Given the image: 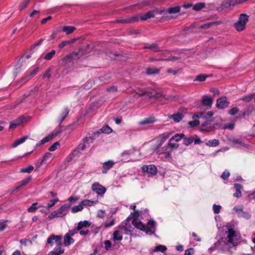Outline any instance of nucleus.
Here are the masks:
<instances>
[{
    "label": "nucleus",
    "instance_id": "c9c22d12",
    "mask_svg": "<svg viewBox=\"0 0 255 255\" xmlns=\"http://www.w3.org/2000/svg\"><path fill=\"white\" fill-rule=\"evenodd\" d=\"M234 27H235L237 30L240 31L243 30L245 28L246 25L243 23L242 22H241L239 21H238L237 22L235 23Z\"/></svg>",
    "mask_w": 255,
    "mask_h": 255
},
{
    "label": "nucleus",
    "instance_id": "473e14b6",
    "mask_svg": "<svg viewBox=\"0 0 255 255\" xmlns=\"http://www.w3.org/2000/svg\"><path fill=\"white\" fill-rule=\"evenodd\" d=\"M170 118L173 119L176 122H180L183 118V116L181 113H177L176 114L171 115Z\"/></svg>",
    "mask_w": 255,
    "mask_h": 255
},
{
    "label": "nucleus",
    "instance_id": "de8ad7c7",
    "mask_svg": "<svg viewBox=\"0 0 255 255\" xmlns=\"http://www.w3.org/2000/svg\"><path fill=\"white\" fill-rule=\"evenodd\" d=\"M253 99V94L244 96L241 98V100L246 102H249Z\"/></svg>",
    "mask_w": 255,
    "mask_h": 255
},
{
    "label": "nucleus",
    "instance_id": "603ef678",
    "mask_svg": "<svg viewBox=\"0 0 255 255\" xmlns=\"http://www.w3.org/2000/svg\"><path fill=\"white\" fill-rule=\"evenodd\" d=\"M30 0H23L21 4L19 6V9L20 11H21L23 9H24L27 6L28 3L30 1Z\"/></svg>",
    "mask_w": 255,
    "mask_h": 255
},
{
    "label": "nucleus",
    "instance_id": "58836bf2",
    "mask_svg": "<svg viewBox=\"0 0 255 255\" xmlns=\"http://www.w3.org/2000/svg\"><path fill=\"white\" fill-rule=\"evenodd\" d=\"M83 207L80 202V204L77 206H74L71 208V211L73 213H75L79 211H81L83 209Z\"/></svg>",
    "mask_w": 255,
    "mask_h": 255
},
{
    "label": "nucleus",
    "instance_id": "f704fd0d",
    "mask_svg": "<svg viewBox=\"0 0 255 255\" xmlns=\"http://www.w3.org/2000/svg\"><path fill=\"white\" fill-rule=\"evenodd\" d=\"M64 253V250L61 248H54L53 251H51L48 255H60Z\"/></svg>",
    "mask_w": 255,
    "mask_h": 255
},
{
    "label": "nucleus",
    "instance_id": "0eeeda50",
    "mask_svg": "<svg viewBox=\"0 0 255 255\" xmlns=\"http://www.w3.org/2000/svg\"><path fill=\"white\" fill-rule=\"evenodd\" d=\"M94 141V138L91 136H87L83 139V143H80L78 146L77 148L80 151L83 150L86 147H89L90 143H92Z\"/></svg>",
    "mask_w": 255,
    "mask_h": 255
},
{
    "label": "nucleus",
    "instance_id": "4be33fe9",
    "mask_svg": "<svg viewBox=\"0 0 255 255\" xmlns=\"http://www.w3.org/2000/svg\"><path fill=\"white\" fill-rule=\"evenodd\" d=\"M123 224H124L123 223L122 224H121L119 226V228L120 229H121V230L124 231L125 233L126 234H128L131 233V231L130 230L131 226H130V224L127 222L125 223L124 225Z\"/></svg>",
    "mask_w": 255,
    "mask_h": 255
},
{
    "label": "nucleus",
    "instance_id": "09e8293b",
    "mask_svg": "<svg viewBox=\"0 0 255 255\" xmlns=\"http://www.w3.org/2000/svg\"><path fill=\"white\" fill-rule=\"evenodd\" d=\"M144 48L150 49L152 50L154 52H157L159 51L157 45L155 44H151L149 46H144Z\"/></svg>",
    "mask_w": 255,
    "mask_h": 255
},
{
    "label": "nucleus",
    "instance_id": "aec40b11",
    "mask_svg": "<svg viewBox=\"0 0 255 255\" xmlns=\"http://www.w3.org/2000/svg\"><path fill=\"white\" fill-rule=\"evenodd\" d=\"M78 58V54L76 52H73L68 55H67L63 58V61L70 63L73 59Z\"/></svg>",
    "mask_w": 255,
    "mask_h": 255
},
{
    "label": "nucleus",
    "instance_id": "2eb2a0df",
    "mask_svg": "<svg viewBox=\"0 0 255 255\" xmlns=\"http://www.w3.org/2000/svg\"><path fill=\"white\" fill-rule=\"evenodd\" d=\"M115 163V162H114L113 160H111L104 162L103 164L102 172L103 174L107 173L108 170L111 169Z\"/></svg>",
    "mask_w": 255,
    "mask_h": 255
},
{
    "label": "nucleus",
    "instance_id": "3c124183",
    "mask_svg": "<svg viewBox=\"0 0 255 255\" xmlns=\"http://www.w3.org/2000/svg\"><path fill=\"white\" fill-rule=\"evenodd\" d=\"M184 134H176L170 138L172 140H175L176 141H180L182 138H183Z\"/></svg>",
    "mask_w": 255,
    "mask_h": 255
},
{
    "label": "nucleus",
    "instance_id": "c85d7f7f",
    "mask_svg": "<svg viewBox=\"0 0 255 255\" xmlns=\"http://www.w3.org/2000/svg\"><path fill=\"white\" fill-rule=\"evenodd\" d=\"M51 156H52L51 153H49V152L46 153L43 156L41 161H40V164L38 165V164L36 165V169L35 170L36 171L37 170V169L39 167V166L41 164L45 163L47 160L50 159L51 157Z\"/></svg>",
    "mask_w": 255,
    "mask_h": 255
},
{
    "label": "nucleus",
    "instance_id": "a211bd4d",
    "mask_svg": "<svg viewBox=\"0 0 255 255\" xmlns=\"http://www.w3.org/2000/svg\"><path fill=\"white\" fill-rule=\"evenodd\" d=\"M202 103L204 106L207 107V109L211 108L213 103V99L207 96H204L202 97Z\"/></svg>",
    "mask_w": 255,
    "mask_h": 255
},
{
    "label": "nucleus",
    "instance_id": "ea45409f",
    "mask_svg": "<svg viewBox=\"0 0 255 255\" xmlns=\"http://www.w3.org/2000/svg\"><path fill=\"white\" fill-rule=\"evenodd\" d=\"M248 18L249 16L247 15L245 13H242L240 15L239 19L238 21H239L241 22H242L243 23L246 25L247 22L248 21Z\"/></svg>",
    "mask_w": 255,
    "mask_h": 255
},
{
    "label": "nucleus",
    "instance_id": "6e6552de",
    "mask_svg": "<svg viewBox=\"0 0 255 255\" xmlns=\"http://www.w3.org/2000/svg\"><path fill=\"white\" fill-rule=\"evenodd\" d=\"M173 140L170 138L168 141V146H164L162 148V152L169 153L172 150L177 149L179 147L178 144L172 143Z\"/></svg>",
    "mask_w": 255,
    "mask_h": 255
},
{
    "label": "nucleus",
    "instance_id": "393cba45",
    "mask_svg": "<svg viewBox=\"0 0 255 255\" xmlns=\"http://www.w3.org/2000/svg\"><path fill=\"white\" fill-rule=\"evenodd\" d=\"M221 23V22L220 21H215L209 22H207L204 24L201 25L200 26V27L201 28L207 29L213 25H219Z\"/></svg>",
    "mask_w": 255,
    "mask_h": 255
},
{
    "label": "nucleus",
    "instance_id": "412c9836",
    "mask_svg": "<svg viewBox=\"0 0 255 255\" xmlns=\"http://www.w3.org/2000/svg\"><path fill=\"white\" fill-rule=\"evenodd\" d=\"M234 187L236 192L234 193V197L237 198L241 197L242 196V190L243 188V186L240 184L236 183L234 184Z\"/></svg>",
    "mask_w": 255,
    "mask_h": 255
},
{
    "label": "nucleus",
    "instance_id": "a878e982",
    "mask_svg": "<svg viewBox=\"0 0 255 255\" xmlns=\"http://www.w3.org/2000/svg\"><path fill=\"white\" fill-rule=\"evenodd\" d=\"M31 176H29L25 179L22 180L21 182L19 183V185H17L15 187V190H18L20 189L21 187L26 185L31 180Z\"/></svg>",
    "mask_w": 255,
    "mask_h": 255
},
{
    "label": "nucleus",
    "instance_id": "bb28decb",
    "mask_svg": "<svg viewBox=\"0 0 255 255\" xmlns=\"http://www.w3.org/2000/svg\"><path fill=\"white\" fill-rule=\"evenodd\" d=\"M167 248L163 245H158L156 246L154 251L151 253L152 255H156V253L158 252H161L163 253L165 251H166Z\"/></svg>",
    "mask_w": 255,
    "mask_h": 255
},
{
    "label": "nucleus",
    "instance_id": "7c9ffc66",
    "mask_svg": "<svg viewBox=\"0 0 255 255\" xmlns=\"http://www.w3.org/2000/svg\"><path fill=\"white\" fill-rule=\"evenodd\" d=\"M210 75H207L205 74H201L197 75L194 80V81L204 82L206 80V78L210 77Z\"/></svg>",
    "mask_w": 255,
    "mask_h": 255
},
{
    "label": "nucleus",
    "instance_id": "8fccbe9b",
    "mask_svg": "<svg viewBox=\"0 0 255 255\" xmlns=\"http://www.w3.org/2000/svg\"><path fill=\"white\" fill-rule=\"evenodd\" d=\"M205 6V3L199 2L195 4L193 6V9L195 10H201Z\"/></svg>",
    "mask_w": 255,
    "mask_h": 255
},
{
    "label": "nucleus",
    "instance_id": "2f4dec72",
    "mask_svg": "<svg viewBox=\"0 0 255 255\" xmlns=\"http://www.w3.org/2000/svg\"><path fill=\"white\" fill-rule=\"evenodd\" d=\"M170 132H166L160 135V141L159 144V146H161L164 141L168 138L170 135Z\"/></svg>",
    "mask_w": 255,
    "mask_h": 255
},
{
    "label": "nucleus",
    "instance_id": "37998d69",
    "mask_svg": "<svg viewBox=\"0 0 255 255\" xmlns=\"http://www.w3.org/2000/svg\"><path fill=\"white\" fill-rule=\"evenodd\" d=\"M55 53H56V51L54 50L51 51L50 52H48L45 55L44 59L46 60H51L53 58V57L55 55Z\"/></svg>",
    "mask_w": 255,
    "mask_h": 255
},
{
    "label": "nucleus",
    "instance_id": "338daca9",
    "mask_svg": "<svg viewBox=\"0 0 255 255\" xmlns=\"http://www.w3.org/2000/svg\"><path fill=\"white\" fill-rule=\"evenodd\" d=\"M31 57V54H24L20 59L19 62H23L26 59H28Z\"/></svg>",
    "mask_w": 255,
    "mask_h": 255
},
{
    "label": "nucleus",
    "instance_id": "c756f323",
    "mask_svg": "<svg viewBox=\"0 0 255 255\" xmlns=\"http://www.w3.org/2000/svg\"><path fill=\"white\" fill-rule=\"evenodd\" d=\"M57 133L58 132H57L56 133L54 134H52L51 135H48V136L45 137L44 138H43L42 139H41L39 141V143L38 144L37 143L36 144V146L42 145V144H44V143H45L46 142H47L50 140L52 139L53 138V137L57 134Z\"/></svg>",
    "mask_w": 255,
    "mask_h": 255
},
{
    "label": "nucleus",
    "instance_id": "f3484780",
    "mask_svg": "<svg viewBox=\"0 0 255 255\" xmlns=\"http://www.w3.org/2000/svg\"><path fill=\"white\" fill-rule=\"evenodd\" d=\"M156 120L153 116H150L144 119L141 121L138 122V124L140 126L152 124L155 123Z\"/></svg>",
    "mask_w": 255,
    "mask_h": 255
},
{
    "label": "nucleus",
    "instance_id": "f8f14e48",
    "mask_svg": "<svg viewBox=\"0 0 255 255\" xmlns=\"http://www.w3.org/2000/svg\"><path fill=\"white\" fill-rule=\"evenodd\" d=\"M26 118L24 116H20L18 118L16 119L14 121L10 122L9 128H15L17 127L20 126L21 124L26 122Z\"/></svg>",
    "mask_w": 255,
    "mask_h": 255
},
{
    "label": "nucleus",
    "instance_id": "4468645a",
    "mask_svg": "<svg viewBox=\"0 0 255 255\" xmlns=\"http://www.w3.org/2000/svg\"><path fill=\"white\" fill-rule=\"evenodd\" d=\"M162 11H159L157 10H153V11H148L142 15L140 16V19L141 20H146L148 18L153 17L155 16V13H159L161 14Z\"/></svg>",
    "mask_w": 255,
    "mask_h": 255
},
{
    "label": "nucleus",
    "instance_id": "052dcab7",
    "mask_svg": "<svg viewBox=\"0 0 255 255\" xmlns=\"http://www.w3.org/2000/svg\"><path fill=\"white\" fill-rule=\"evenodd\" d=\"M233 210L236 213L238 214V215L239 217V214H241V213L243 211V206H241L240 207L239 206H235L234 207Z\"/></svg>",
    "mask_w": 255,
    "mask_h": 255
},
{
    "label": "nucleus",
    "instance_id": "9d476101",
    "mask_svg": "<svg viewBox=\"0 0 255 255\" xmlns=\"http://www.w3.org/2000/svg\"><path fill=\"white\" fill-rule=\"evenodd\" d=\"M230 102L227 100V97H221L217 101L216 106L218 109H224L229 106Z\"/></svg>",
    "mask_w": 255,
    "mask_h": 255
},
{
    "label": "nucleus",
    "instance_id": "49530a36",
    "mask_svg": "<svg viewBox=\"0 0 255 255\" xmlns=\"http://www.w3.org/2000/svg\"><path fill=\"white\" fill-rule=\"evenodd\" d=\"M59 202V199L58 198L57 199H53V200H50L48 203L47 204V209H49L50 208H52V207H53L55 204Z\"/></svg>",
    "mask_w": 255,
    "mask_h": 255
},
{
    "label": "nucleus",
    "instance_id": "423d86ee",
    "mask_svg": "<svg viewBox=\"0 0 255 255\" xmlns=\"http://www.w3.org/2000/svg\"><path fill=\"white\" fill-rule=\"evenodd\" d=\"M236 5L234 0H224L218 9L219 11H227L231 9L232 6Z\"/></svg>",
    "mask_w": 255,
    "mask_h": 255
},
{
    "label": "nucleus",
    "instance_id": "6ab92c4d",
    "mask_svg": "<svg viewBox=\"0 0 255 255\" xmlns=\"http://www.w3.org/2000/svg\"><path fill=\"white\" fill-rule=\"evenodd\" d=\"M69 113V110L67 108H65L61 113H60V116L58 118V123H59V124H61L62 122L65 120V119L67 117V116L68 115Z\"/></svg>",
    "mask_w": 255,
    "mask_h": 255
},
{
    "label": "nucleus",
    "instance_id": "39448f33",
    "mask_svg": "<svg viewBox=\"0 0 255 255\" xmlns=\"http://www.w3.org/2000/svg\"><path fill=\"white\" fill-rule=\"evenodd\" d=\"M213 120H207L206 121L202 123L200 128V131L203 132H210L214 129V126L212 125L211 122Z\"/></svg>",
    "mask_w": 255,
    "mask_h": 255
},
{
    "label": "nucleus",
    "instance_id": "72a5a7b5",
    "mask_svg": "<svg viewBox=\"0 0 255 255\" xmlns=\"http://www.w3.org/2000/svg\"><path fill=\"white\" fill-rule=\"evenodd\" d=\"M76 30V27L74 26H65L63 27L62 31L65 32L67 34H70Z\"/></svg>",
    "mask_w": 255,
    "mask_h": 255
},
{
    "label": "nucleus",
    "instance_id": "f03ea898",
    "mask_svg": "<svg viewBox=\"0 0 255 255\" xmlns=\"http://www.w3.org/2000/svg\"><path fill=\"white\" fill-rule=\"evenodd\" d=\"M132 225L137 229L145 232L147 234H151L153 232L151 229L155 227V222L153 220H149L147 224V226L143 224L141 222L136 219H133L132 221Z\"/></svg>",
    "mask_w": 255,
    "mask_h": 255
},
{
    "label": "nucleus",
    "instance_id": "a18cd8bd",
    "mask_svg": "<svg viewBox=\"0 0 255 255\" xmlns=\"http://www.w3.org/2000/svg\"><path fill=\"white\" fill-rule=\"evenodd\" d=\"M180 7L179 6H175L168 9L167 11L169 13H176L180 11Z\"/></svg>",
    "mask_w": 255,
    "mask_h": 255
},
{
    "label": "nucleus",
    "instance_id": "5fc2aeb1",
    "mask_svg": "<svg viewBox=\"0 0 255 255\" xmlns=\"http://www.w3.org/2000/svg\"><path fill=\"white\" fill-rule=\"evenodd\" d=\"M115 224V219L113 218L110 219V221H107L104 223V227L108 228L113 226Z\"/></svg>",
    "mask_w": 255,
    "mask_h": 255
},
{
    "label": "nucleus",
    "instance_id": "774afa93",
    "mask_svg": "<svg viewBox=\"0 0 255 255\" xmlns=\"http://www.w3.org/2000/svg\"><path fill=\"white\" fill-rule=\"evenodd\" d=\"M239 111V110L238 108L235 107L232 108L229 112V113L232 116H234L236 114H237Z\"/></svg>",
    "mask_w": 255,
    "mask_h": 255
},
{
    "label": "nucleus",
    "instance_id": "bf43d9fd",
    "mask_svg": "<svg viewBox=\"0 0 255 255\" xmlns=\"http://www.w3.org/2000/svg\"><path fill=\"white\" fill-rule=\"evenodd\" d=\"M188 125L191 127H195L200 124V122L198 120H195L194 121H190L188 123Z\"/></svg>",
    "mask_w": 255,
    "mask_h": 255
},
{
    "label": "nucleus",
    "instance_id": "4c0bfd02",
    "mask_svg": "<svg viewBox=\"0 0 255 255\" xmlns=\"http://www.w3.org/2000/svg\"><path fill=\"white\" fill-rule=\"evenodd\" d=\"M146 73L147 75L157 74L159 73V70L156 68H147Z\"/></svg>",
    "mask_w": 255,
    "mask_h": 255
},
{
    "label": "nucleus",
    "instance_id": "20e7f679",
    "mask_svg": "<svg viewBox=\"0 0 255 255\" xmlns=\"http://www.w3.org/2000/svg\"><path fill=\"white\" fill-rule=\"evenodd\" d=\"M146 95L149 97V98L159 99L160 98H163L165 100H169L172 99V97L170 96L164 95L162 90L159 89H155L152 90L151 91L147 92Z\"/></svg>",
    "mask_w": 255,
    "mask_h": 255
},
{
    "label": "nucleus",
    "instance_id": "ddd939ff",
    "mask_svg": "<svg viewBox=\"0 0 255 255\" xmlns=\"http://www.w3.org/2000/svg\"><path fill=\"white\" fill-rule=\"evenodd\" d=\"M142 170L144 172H148L152 175H155L157 173V168L155 165L151 164L149 165H143L142 167Z\"/></svg>",
    "mask_w": 255,
    "mask_h": 255
},
{
    "label": "nucleus",
    "instance_id": "f257e3e1",
    "mask_svg": "<svg viewBox=\"0 0 255 255\" xmlns=\"http://www.w3.org/2000/svg\"><path fill=\"white\" fill-rule=\"evenodd\" d=\"M226 234L227 237L222 238L219 240L209 250L212 251L215 250H219L229 251L231 248L237 245V242L240 238L239 234L233 229H229L226 232Z\"/></svg>",
    "mask_w": 255,
    "mask_h": 255
},
{
    "label": "nucleus",
    "instance_id": "6e6d98bb",
    "mask_svg": "<svg viewBox=\"0 0 255 255\" xmlns=\"http://www.w3.org/2000/svg\"><path fill=\"white\" fill-rule=\"evenodd\" d=\"M59 145L60 143L58 141H56L49 147L48 150L50 151H54L57 148L58 146H59Z\"/></svg>",
    "mask_w": 255,
    "mask_h": 255
},
{
    "label": "nucleus",
    "instance_id": "79ce46f5",
    "mask_svg": "<svg viewBox=\"0 0 255 255\" xmlns=\"http://www.w3.org/2000/svg\"><path fill=\"white\" fill-rule=\"evenodd\" d=\"M101 132L104 133L109 134L112 132V129L108 126H104L101 128Z\"/></svg>",
    "mask_w": 255,
    "mask_h": 255
},
{
    "label": "nucleus",
    "instance_id": "13d9d810",
    "mask_svg": "<svg viewBox=\"0 0 255 255\" xmlns=\"http://www.w3.org/2000/svg\"><path fill=\"white\" fill-rule=\"evenodd\" d=\"M32 171V165H29L26 168H22L20 169V172L21 173H30Z\"/></svg>",
    "mask_w": 255,
    "mask_h": 255
},
{
    "label": "nucleus",
    "instance_id": "e2e57ef3",
    "mask_svg": "<svg viewBox=\"0 0 255 255\" xmlns=\"http://www.w3.org/2000/svg\"><path fill=\"white\" fill-rule=\"evenodd\" d=\"M195 118L206 119L207 116L205 115V113H204V112H200L198 114L194 115L193 116V119H195Z\"/></svg>",
    "mask_w": 255,
    "mask_h": 255
},
{
    "label": "nucleus",
    "instance_id": "4d7b16f0",
    "mask_svg": "<svg viewBox=\"0 0 255 255\" xmlns=\"http://www.w3.org/2000/svg\"><path fill=\"white\" fill-rule=\"evenodd\" d=\"M80 154V150L78 149V148L77 147L75 149H74L72 152L71 153V154L70 155V157L71 156H74V157H78V156H79ZM71 159L72 158V157H70Z\"/></svg>",
    "mask_w": 255,
    "mask_h": 255
},
{
    "label": "nucleus",
    "instance_id": "dca6fc26",
    "mask_svg": "<svg viewBox=\"0 0 255 255\" xmlns=\"http://www.w3.org/2000/svg\"><path fill=\"white\" fill-rule=\"evenodd\" d=\"M138 19V17L136 16H133L130 17H128L126 18H120L116 20L117 23H131L134 21H137Z\"/></svg>",
    "mask_w": 255,
    "mask_h": 255
},
{
    "label": "nucleus",
    "instance_id": "9b49d317",
    "mask_svg": "<svg viewBox=\"0 0 255 255\" xmlns=\"http://www.w3.org/2000/svg\"><path fill=\"white\" fill-rule=\"evenodd\" d=\"M92 188L93 191L99 195L104 194L106 191V188L100 184L98 182L93 183Z\"/></svg>",
    "mask_w": 255,
    "mask_h": 255
},
{
    "label": "nucleus",
    "instance_id": "7ed1b4c3",
    "mask_svg": "<svg viewBox=\"0 0 255 255\" xmlns=\"http://www.w3.org/2000/svg\"><path fill=\"white\" fill-rule=\"evenodd\" d=\"M71 207L69 204H65L61 206L57 210L52 212L49 216L48 218L50 219H52L57 217H63L65 216L68 212V210Z\"/></svg>",
    "mask_w": 255,
    "mask_h": 255
},
{
    "label": "nucleus",
    "instance_id": "864d4df0",
    "mask_svg": "<svg viewBox=\"0 0 255 255\" xmlns=\"http://www.w3.org/2000/svg\"><path fill=\"white\" fill-rule=\"evenodd\" d=\"M83 207L84 206H92L94 202L89 200H84L81 202Z\"/></svg>",
    "mask_w": 255,
    "mask_h": 255
},
{
    "label": "nucleus",
    "instance_id": "0e129e2a",
    "mask_svg": "<svg viewBox=\"0 0 255 255\" xmlns=\"http://www.w3.org/2000/svg\"><path fill=\"white\" fill-rule=\"evenodd\" d=\"M6 221L4 220L0 221V232H2L6 228L7 225L5 224Z\"/></svg>",
    "mask_w": 255,
    "mask_h": 255
},
{
    "label": "nucleus",
    "instance_id": "e433bc0d",
    "mask_svg": "<svg viewBox=\"0 0 255 255\" xmlns=\"http://www.w3.org/2000/svg\"><path fill=\"white\" fill-rule=\"evenodd\" d=\"M219 144V141L218 139H214L209 140L206 143V145L209 146L215 147Z\"/></svg>",
    "mask_w": 255,
    "mask_h": 255
},
{
    "label": "nucleus",
    "instance_id": "a19ab883",
    "mask_svg": "<svg viewBox=\"0 0 255 255\" xmlns=\"http://www.w3.org/2000/svg\"><path fill=\"white\" fill-rule=\"evenodd\" d=\"M122 239L123 236L120 235V232L119 231H115L113 234V240L114 241H121Z\"/></svg>",
    "mask_w": 255,
    "mask_h": 255
},
{
    "label": "nucleus",
    "instance_id": "5701e85b",
    "mask_svg": "<svg viewBox=\"0 0 255 255\" xmlns=\"http://www.w3.org/2000/svg\"><path fill=\"white\" fill-rule=\"evenodd\" d=\"M91 225V223L87 220L80 222L77 227L75 228L77 231H80L84 227H89Z\"/></svg>",
    "mask_w": 255,
    "mask_h": 255
},
{
    "label": "nucleus",
    "instance_id": "680f3d73",
    "mask_svg": "<svg viewBox=\"0 0 255 255\" xmlns=\"http://www.w3.org/2000/svg\"><path fill=\"white\" fill-rule=\"evenodd\" d=\"M239 217H243L247 219H249L251 218V215L249 213L243 211L241 214H239Z\"/></svg>",
    "mask_w": 255,
    "mask_h": 255
},
{
    "label": "nucleus",
    "instance_id": "cd10ccee",
    "mask_svg": "<svg viewBox=\"0 0 255 255\" xmlns=\"http://www.w3.org/2000/svg\"><path fill=\"white\" fill-rule=\"evenodd\" d=\"M52 238H53V241L56 244V247L55 248H61V246L62 245V241H61V237L60 236H55V235H52Z\"/></svg>",
    "mask_w": 255,
    "mask_h": 255
},
{
    "label": "nucleus",
    "instance_id": "b1692460",
    "mask_svg": "<svg viewBox=\"0 0 255 255\" xmlns=\"http://www.w3.org/2000/svg\"><path fill=\"white\" fill-rule=\"evenodd\" d=\"M27 138H28V136L25 135V136L22 137L21 138H20L19 139L16 140L11 145V147L13 148H15V147H17L19 144H22L23 142H24Z\"/></svg>",
    "mask_w": 255,
    "mask_h": 255
},
{
    "label": "nucleus",
    "instance_id": "c03bdc74",
    "mask_svg": "<svg viewBox=\"0 0 255 255\" xmlns=\"http://www.w3.org/2000/svg\"><path fill=\"white\" fill-rule=\"evenodd\" d=\"M194 137H184L183 140V143L186 145H189L193 142Z\"/></svg>",
    "mask_w": 255,
    "mask_h": 255
},
{
    "label": "nucleus",
    "instance_id": "69168bd1",
    "mask_svg": "<svg viewBox=\"0 0 255 255\" xmlns=\"http://www.w3.org/2000/svg\"><path fill=\"white\" fill-rule=\"evenodd\" d=\"M213 208L214 213L218 214L220 212V210L221 209V206L220 205H217L216 204H214L213 206Z\"/></svg>",
    "mask_w": 255,
    "mask_h": 255
},
{
    "label": "nucleus",
    "instance_id": "1a4fd4ad",
    "mask_svg": "<svg viewBox=\"0 0 255 255\" xmlns=\"http://www.w3.org/2000/svg\"><path fill=\"white\" fill-rule=\"evenodd\" d=\"M75 233V231L70 230L65 235L64 243L66 246H68L74 242V240L71 237L74 236Z\"/></svg>",
    "mask_w": 255,
    "mask_h": 255
}]
</instances>
